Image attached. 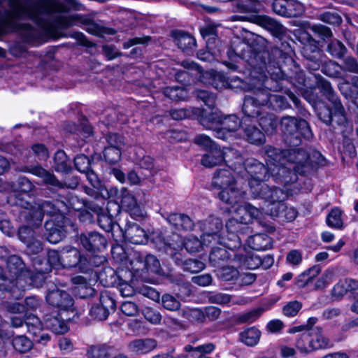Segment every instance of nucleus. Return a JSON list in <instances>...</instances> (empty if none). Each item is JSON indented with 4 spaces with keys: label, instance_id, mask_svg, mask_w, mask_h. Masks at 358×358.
Returning a JSON list of instances; mask_svg holds the SVG:
<instances>
[{
    "label": "nucleus",
    "instance_id": "nucleus-53",
    "mask_svg": "<svg viewBox=\"0 0 358 358\" xmlns=\"http://www.w3.org/2000/svg\"><path fill=\"white\" fill-rule=\"evenodd\" d=\"M13 345L15 350L24 353L31 348L32 343L27 337L20 336L13 340Z\"/></svg>",
    "mask_w": 358,
    "mask_h": 358
},
{
    "label": "nucleus",
    "instance_id": "nucleus-26",
    "mask_svg": "<svg viewBox=\"0 0 358 358\" xmlns=\"http://www.w3.org/2000/svg\"><path fill=\"white\" fill-rule=\"evenodd\" d=\"M87 355L90 358H127L123 354L106 345L90 347Z\"/></svg>",
    "mask_w": 358,
    "mask_h": 358
},
{
    "label": "nucleus",
    "instance_id": "nucleus-27",
    "mask_svg": "<svg viewBox=\"0 0 358 358\" xmlns=\"http://www.w3.org/2000/svg\"><path fill=\"white\" fill-rule=\"evenodd\" d=\"M124 238L134 244H145L148 235L145 231L137 224L128 225L124 233Z\"/></svg>",
    "mask_w": 358,
    "mask_h": 358
},
{
    "label": "nucleus",
    "instance_id": "nucleus-6",
    "mask_svg": "<svg viewBox=\"0 0 358 358\" xmlns=\"http://www.w3.org/2000/svg\"><path fill=\"white\" fill-rule=\"evenodd\" d=\"M251 192L255 198L265 201L267 203L266 209H264L265 213L274 217L279 215L280 208H284V201L288 197L287 192L277 187L270 188L266 184L259 188L251 185Z\"/></svg>",
    "mask_w": 358,
    "mask_h": 358
},
{
    "label": "nucleus",
    "instance_id": "nucleus-60",
    "mask_svg": "<svg viewBox=\"0 0 358 358\" xmlns=\"http://www.w3.org/2000/svg\"><path fill=\"white\" fill-rule=\"evenodd\" d=\"M302 308V303L298 301L287 303L282 308L284 315L287 317H294Z\"/></svg>",
    "mask_w": 358,
    "mask_h": 358
},
{
    "label": "nucleus",
    "instance_id": "nucleus-13",
    "mask_svg": "<svg viewBox=\"0 0 358 358\" xmlns=\"http://www.w3.org/2000/svg\"><path fill=\"white\" fill-rule=\"evenodd\" d=\"M57 24L60 28H68L73 26H86V31L94 35L100 33V27L87 17L80 15L62 16L57 19Z\"/></svg>",
    "mask_w": 358,
    "mask_h": 358
},
{
    "label": "nucleus",
    "instance_id": "nucleus-14",
    "mask_svg": "<svg viewBox=\"0 0 358 358\" xmlns=\"http://www.w3.org/2000/svg\"><path fill=\"white\" fill-rule=\"evenodd\" d=\"M236 208L235 206L234 217L226 223L228 236L225 240V244L231 250H236L241 246V240L238 233L245 227L243 226L244 223L240 222L239 217L236 214Z\"/></svg>",
    "mask_w": 358,
    "mask_h": 358
},
{
    "label": "nucleus",
    "instance_id": "nucleus-64",
    "mask_svg": "<svg viewBox=\"0 0 358 358\" xmlns=\"http://www.w3.org/2000/svg\"><path fill=\"white\" fill-rule=\"evenodd\" d=\"M120 309L122 313L129 317L136 316L139 311L138 306L132 301H124L121 304Z\"/></svg>",
    "mask_w": 358,
    "mask_h": 358
},
{
    "label": "nucleus",
    "instance_id": "nucleus-10",
    "mask_svg": "<svg viewBox=\"0 0 358 358\" xmlns=\"http://www.w3.org/2000/svg\"><path fill=\"white\" fill-rule=\"evenodd\" d=\"M131 269L134 272L146 270L153 273H159L161 267L159 260L153 255H145L134 252L130 260Z\"/></svg>",
    "mask_w": 358,
    "mask_h": 358
},
{
    "label": "nucleus",
    "instance_id": "nucleus-44",
    "mask_svg": "<svg viewBox=\"0 0 358 358\" xmlns=\"http://www.w3.org/2000/svg\"><path fill=\"white\" fill-rule=\"evenodd\" d=\"M204 78H209L208 84L212 85L215 89L222 90L227 89V77L222 73H212L206 72L203 75Z\"/></svg>",
    "mask_w": 358,
    "mask_h": 358
},
{
    "label": "nucleus",
    "instance_id": "nucleus-11",
    "mask_svg": "<svg viewBox=\"0 0 358 358\" xmlns=\"http://www.w3.org/2000/svg\"><path fill=\"white\" fill-rule=\"evenodd\" d=\"M50 201L43 202L41 206L31 208H25L20 212V217L29 224L38 226L41 224L44 214H55L56 210L52 208Z\"/></svg>",
    "mask_w": 358,
    "mask_h": 358
},
{
    "label": "nucleus",
    "instance_id": "nucleus-16",
    "mask_svg": "<svg viewBox=\"0 0 358 358\" xmlns=\"http://www.w3.org/2000/svg\"><path fill=\"white\" fill-rule=\"evenodd\" d=\"M43 259L39 257H36L33 260L34 266L35 267V270L38 273L41 280H43V274L50 271L52 268L57 269L63 268L62 252L59 253L57 251L54 250H49L48 252V265L45 262V266H43Z\"/></svg>",
    "mask_w": 358,
    "mask_h": 358
},
{
    "label": "nucleus",
    "instance_id": "nucleus-23",
    "mask_svg": "<svg viewBox=\"0 0 358 358\" xmlns=\"http://www.w3.org/2000/svg\"><path fill=\"white\" fill-rule=\"evenodd\" d=\"M80 242L88 251L100 250L106 246V238L99 233L92 232L88 234H81Z\"/></svg>",
    "mask_w": 358,
    "mask_h": 358
},
{
    "label": "nucleus",
    "instance_id": "nucleus-8",
    "mask_svg": "<svg viewBox=\"0 0 358 358\" xmlns=\"http://www.w3.org/2000/svg\"><path fill=\"white\" fill-rule=\"evenodd\" d=\"M6 262L8 275L16 278L22 289H29L34 283V280L30 271L26 269L22 259L17 255H10Z\"/></svg>",
    "mask_w": 358,
    "mask_h": 358
},
{
    "label": "nucleus",
    "instance_id": "nucleus-47",
    "mask_svg": "<svg viewBox=\"0 0 358 358\" xmlns=\"http://www.w3.org/2000/svg\"><path fill=\"white\" fill-rule=\"evenodd\" d=\"M55 169L58 172H67L71 169V162L63 150H58L55 155Z\"/></svg>",
    "mask_w": 358,
    "mask_h": 358
},
{
    "label": "nucleus",
    "instance_id": "nucleus-21",
    "mask_svg": "<svg viewBox=\"0 0 358 358\" xmlns=\"http://www.w3.org/2000/svg\"><path fill=\"white\" fill-rule=\"evenodd\" d=\"M240 203L241 202L236 204L234 206H231L232 208H235V206H237L236 208V214L239 217L240 222H243L244 225L250 223L253 219H261L263 213H265L264 209H266V207L259 209L248 203L239 205Z\"/></svg>",
    "mask_w": 358,
    "mask_h": 358
},
{
    "label": "nucleus",
    "instance_id": "nucleus-4",
    "mask_svg": "<svg viewBox=\"0 0 358 358\" xmlns=\"http://www.w3.org/2000/svg\"><path fill=\"white\" fill-rule=\"evenodd\" d=\"M200 122L206 129L213 130L215 136L222 140H230L241 136L242 122L234 115L222 117L220 113L212 112L203 115Z\"/></svg>",
    "mask_w": 358,
    "mask_h": 358
},
{
    "label": "nucleus",
    "instance_id": "nucleus-3",
    "mask_svg": "<svg viewBox=\"0 0 358 358\" xmlns=\"http://www.w3.org/2000/svg\"><path fill=\"white\" fill-rule=\"evenodd\" d=\"M252 96H246L243 105V112L245 114L242 122H256L255 118L262 113V107L268 106L275 110H281L285 107L286 99L278 94L271 93V90L260 87L254 89Z\"/></svg>",
    "mask_w": 358,
    "mask_h": 358
},
{
    "label": "nucleus",
    "instance_id": "nucleus-40",
    "mask_svg": "<svg viewBox=\"0 0 358 358\" xmlns=\"http://www.w3.org/2000/svg\"><path fill=\"white\" fill-rule=\"evenodd\" d=\"M320 268L317 266H315L305 272L301 273L296 279V285L299 287H304L310 283L318 275Z\"/></svg>",
    "mask_w": 358,
    "mask_h": 358
},
{
    "label": "nucleus",
    "instance_id": "nucleus-52",
    "mask_svg": "<svg viewBox=\"0 0 358 358\" xmlns=\"http://www.w3.org/2000/svg\"><path fill=\"white\" fill-rule=\"evenodd\" d=\"M164 95L171 100L181 101L187 97V92L186 90L180 87H169L164 90Z\"/></svg>",
    "mask_w": 358,
    "mask_h": 358
},
{
    "label": "nucleus",
    "instance_id": "nucleus-34",
    "mask_svg": "<svg viewBox=\"0 0 358 358\" xmlns=\"http://www.w3.org/2000/svg\"><path fill=\"white\" fill-rule=\"evenodd\" d=\"M232 262L236 263L237 266H243L248 269H255L262 264V259L253 254L248 255L246 257L237 254L234 255Z\"/></svg>",
    "mask_w": 358,
    "mask_h": 358
},
{
    "label": "nucleus",
    "instance_id": "nucleus-38",
    "mask_svg": "<svg viewBox=\"0 0 358 358\" xmlns=\"http://www.w3.org/2000/svg\"><path fill=\"white\" fill-rule=\"evenodd\" d=\"M173 35L175 43L183 51L192 49L196 45L195 39L189 34L182 31H176Z\"/></svg>",
    "mask_w": 358,
    "mask_h": 358
},
{
    "label": "nucleus",
    "instance_id": "nucleus-35",
    "mask_svg": "<svg viewBox=\"0 0 358 358\" xmlns=\"http://www.w3.org/2000/svg\"><path fill=\"white\" fill-rule=\"evenodd\" d=\"M157 346V343L153 339H138L129 344L130 350L136 353L145 354L150 352Z\"/></svg>",
    "mask_w": 358,
    "mask_h": 358
},
{
    "label": "nucleus",
    "instance_id": "nucleus-31",
    "mask_svg": "<svg viewBox=\"0 0 358 358\" xmlns=\"http://www.w3.org/2000/svg\"><path fill=\"white\" fill-rule=\"evenodd\" d=\"M255 123L252 122L244 124L242 122V131L244 132L246 140L250 143L261 145L265 141L264 134L256 127Z\"/></svg>",
    "mask_w": 358,
    "mask_h": 358
},
{
    "label": "nucleus",
    "instance_id": "nucleus-61",
    "mask_svg": "<svg viewBox=\"0 0 358 358\" xmlns=\"http://www.w3.org/2000/svg\"><path fill=\"white\" fill-rule=\"evenodd\" d=\"M302 252L296 249L291 250L286 256V262L292 267L299 266L302 262Z\"/></svg>",
    "mask_w": 358,
    "mask_h": 358
},
{
    "label": "nucleus",
    "instance_id": "nucleus-1",
    "mask_svg": "<svg viewBox=\"0 0 358 358\" xmlns=\"http://www.w3.org/2000/svg\"><path fill=\"white\" fill-rule=\"evenodd\" d=\"M266 167L255 159H248L244 164V171L248 174L249 187L259 188L269 177L285 184L296 180V173L303 174L308 165L309 155L303 149L281 151L275 148H266Z\"/></svg>",
    "mask_w": 358,
    "mask_h": 358
},
{
    "label": "nucleus",
    "instance_id": "nucleus-12",
    "mask_svg": "<svg viewBox=\"0 0 358 358\" xmlns=\"http://www.w3.org/2000/svg\"><path fill=\"white\" fill-rule=\"evenodd\" d=\"M273 10L278 15L294 17L301 15L305 11V6L297 0H274Z\"/></svg>",
    "mask_w": 358,
    "mask_h": 358
},
{
    "label": "nucleus",
    "instance_id": "nucleus-59",
    "mask_svg": "<svg viewBox=\"0 0 358 358\" xmlns=\"http://www.w3.org/2000/svg\"><path fill=\"white\" fill-rule=\"evenodd\" d=\"M345 47L338 41H333L328 45V51L334 57L340 58L345 52Z\"/></svg>",
    "mask_w": 358,
    "mask_h": 358
},
{
    "label": "nucleus",
    "instance_id": "nucleus-54",
    "mask_svg": "<svg viewBox=\"0 0 358 358\" xmlns=\"http://www.w3.org/2000/svg\"><path fill=\"white\" fill-rule=\"evenodd\" d=\"M24 323L28 331L34 335L37 334L43 328V324L39 318L34 315L27 316Z\"/></svg>",
    "mask_w": 358,
    "mask_h": 358
},
{
    "label": "nucleus",
    "instance_id": "nucleus-45",
    "mask_svg": "<svg viewBox=\"0 0 358 358\" xmlns=\"http://www.w3.org/2000/svg\"><path fill=\"white\" fill-rule=\"evenodd\" d=\"M326 222L329 227L341 229L343 227V221L341 209L338 208L331 209L327 217Z\"/></svg>",
    "mask_w": 358,
    "mask_h": 358
},
{
    "label": "nucleus",
    "instance_id": "nucleus-9",
    "mask_svg": "<svg viewBox=\"0 0 358 358\" xmlns=\"http://www.w3.org/2000/svg\"><path fill=\"white\" fill-rule=\"evenodd\" d=\"M62 260L63 268H78L83 273H86L90 269L88 259L82 255L80 251L75 248L63 249L62 250Z\"/></svg>",
    "mask_w": 358,
    "mask_h": 358
},
{
    "label": "nucleus",
    "instance_id": "nucleus-17",
    "mask_svg": "<svg viewBox=\"0 0 358 358\" xmlns=\"http://www.w3.org/2000/svg\"><path fill=\"white\" fill-rule=\"evenodd\" d=\"M108 146L103 151L105 159L110 164H115L121 159V150L124 147L123 138L117 134H110L107 137Z\"/></svg>",
    "mask_w": 358,
    "mask_h": 358
},
{
    "label": "nucleus",
    "instance_id": "nucleus-2",
    "mask_svg": "<svg viewBox=\"0 0 358 358\" xmlns=\"http://www.w3.org/2000/svg\"><path fill=\"white\" fill-rule=\"evenodd\" d=\"M10 3L11 10L8 16L9 21L27 17L45 31H50L51 28L49 22L45 19V16L66 11L62 3L55 0H37L33 2L29 0L25 2L11 0Z\"/></svg>",
    "mask_w": 358,
    "mask_h": 358
},
{
    "label": "nucleus",
    "instance_id": "nucleus-58",
    "mask_svg": "<svg viewBox=\"0 0 358 358\" xmlns=\"http://www.w3.org/2000/svg\"><path fill=\"white\" fill-rule=\"evenodd\" d=\"M262 313L263 309L261 308L253 309L241 315L238 317V321L244 323H252L257 320Z\"/></svg>",
    "mask_w": 358,
    "mask_h": 358
},
{
    "label": "nucleus",
    "instance_id": "nucleus-32",
    "mask_svg": "<svg viewBox=\"0 0 358 358\" xmlns=\"http://www.w3.org/2000/svg\"><path fill=\"white\" fill-rule=\"evenodd\" d=\"M358 289V280L352 278L340 280L333 287L332 295L341 298L349 292Z\"/></svg>",
    "mask_w": 358,
    "mask_h": 358
},
{
    "label": "nucleus",
    "instance_id": "nucleus-39",
    "mask_svg": "<svg viewBox=\"0 0 358 358\" xmlns=\"http://www.w3.org/2000/svg\"><path fill=\"white\" fill-rule=\"evenodd\" d=\"M68 319V317L64 319L59 317H52L45 320V326L55 334H64L69 329L66 322V320Z\"/></svg>",
    "mask_w": 358,
    "mask_h": 358
},
{
    "label": "nucleus",
    "instance_id": "nucleus-22",
    "mask_svg": "<svg viewBox=\"0 0 358 358\" xmlns=\"http://www.w3.org/2000/svg\"><path fill=\"white\" fill-rule=\"evenodd\" d=\"M120 203L121 207L135 219L143 216V211L138 205L135 197L125 188H122L120 191Z\"/></svg>",
    "mask_w": 358,
    "mask_h": 358
},
{
    "label": "nucleus",
    "instance_id": "nucleus-15",
    "mask_svg": "<svg viewBox=\"0 0 358 358\" xmlns=\"http://www.w3.org/2000/svg\"><path fill=\"white\" fill-rule=\"evenodd\" d=\"M282 132L287 134H300L304 138H309L311 134L308 122L302 119L297 120L293 117H284L280 122Z\"/></svg>",
    "mask_w": 358,
    "mask_h": 358
},
{
    "label": "nucleus",
    "instance_id": "nucleus-28",
    "mask_svg": "<svg viewBox=\"0 0 358 358\" xmlns=\"http://www.w3.org/2000/svg\"><path fill=\"white\" fill-rule=\"evenodd\" d=\"M234 250H231L226 244L222 247L214 248L210 253L209 260L214 266H218L229 260L234 255H237L234 252Z\"/></svg>",
    "mask_w": 358,
    "mask_h": 358
},
{
    "label": "nucleus",
    "instance_id": "nucleus-41",
    "mask_svg": "<svg viewBox=\"0 0 358 358\" xmlns=\"http://www.w3.org/2000/svg\"><path fill=\"white\" fill-rule=\"evenodd\" d=\"M296 348L302 354H309L313 351L310 331L301 334L296 341Z\"/></svg>",
    "mask_w": 358,
    "mask_h": 358
},
{
    "label": "nucleus",
    "instance_id": "nucleus-5",
    "mask_svg": "<svg viewBox=\"0 0 358 358\" xmlns=\"http://www.w3.org/2000/svg\"><path fill=\"white\" fill-rule=\"evenodd\" d=\"M237 184L238 180L229 169L217 171L213 179V185L221 189L218 194L220 199L233 206L241 202L245 196V191L238 188Z\"/></svg>",
    "mask_w": 358,
    "mask_h": 358
},
{
    "label": "nucleus",
    "instance_id": "nucleus-25",
    "mask_svg": "<svg viewBox=\"0 0 358 358\" xmlns=\"http://www.w3.org/2000/svg\"><path fill=\"white\" fill-rule=\"evenodd\" d=\"M208 300L212 303L221 306L243 305L248 303L250 299L244 296H235L225 293H215L210 295Z\"/></svg>",
    "mask_w": 358,
    "mask_h": 358
},
{
    "label": "nucleus",
    "instance_id": "nucleus-36",
    "mask_svg": "<svg viewBox=\"0 0 358 358\" xmlns=\"http://www.w3.org/2000/svg\"><path fill=\"white\" fill-rule=\"evenodd\" d=\"M239 336L242 343L252 347L259 343L261 332L255 327H250L241 332Z\"/></svg>",
    "mask_w": 358,
    "mask_h": 358
},
{
    "label": "nucleus",
    "instance_id": "nucleus-18",
    "mask_svg": "<svg viewBox=\"0 0 358 358\" xmlns=\"http://www.w3.org/2000/svg\"><path fill=\"white\" fill-rule=\"evenodd\" d=\"M200 227L203 231L201 238L203 239V244H206V241H208L210 243L213 241L217 242L219 241L218 234L222 229V222L220 218L210 217L205 221L200 222Z\"/></svg>",
    "mask_w": 358,
    "mask_h": 358
},
{
    "label": "nucleus",
    "instance_id": "nucleus-29",
    "mask_svg": "<svg viewBox=\"0 0 358 358\" xmlns=\"http://www.w3.org/2000/svg\"><path fill=\"white\" fill-rule=\"evenodd\" d=\"M0 290L7 291L12 294L15 299H19L23 296L26 289H22L15 277L9 278L3 275H0Z\"/></svg>",
    "mask_w": 358,
    "mask_h": 358
},
{
    "label": "nucleus",
    "instance_id": "nucleus-43",
    "mask_svg": "<svg viewBox=\"0 0 358 358\" xmlns=\"http://www.w3.org/2000/svg\"><path fill=\"white\" fill-rule=\"evenodd\" d=\"M250 243L256 250H266L271 247L270 237L265 234H255L251 237Z\"/></svg>",
    "mask_w": 358,
    "mask_h": 358
},
{
    "label": "nucleus",
    "instance_id": "nucleus-57",
    "mask_svg": "<svg viewBox=\"0 0 358 358\" xmlns=\"http://www.w3.org/2000/svg\"><path fill=\"white\" fill-rule=\"evenodd\" d=\"M97 221L100 227L106 231H110L115 227L112 215L106 213L99 214Z\"/></svg>",
    "mask_w": 358,
    "mask_h": 358
},
{
    "label": "nucleus",
    "instance_id": "nucleus-62",
    "mask_svg": "<svg viewBox=\"0 0 358 358\" xmlns=\"http://www.w3.org/2000/svg\"><path fill=\"white\" fill-rule=\"evenodd\" d=\"M227 89L234 90H253V89L248 88L243 80L237 76L227 77Z\"/></svg>",
    "mask_w": 358,
    "mask_h": 358
},
{
    "label": "nucleus",
    "instance_id": "nucleus-24",
    "mask_svg": "<svg viewBox=\"0 0 358 358\" xmlns=\"http://www.w3.org/2000/svg\"><path fill=\"white\" fill-rule=\"evenodd\" d=\"M20 171L29 173L41 178L43 182L48 185L54 187L62 186L60 182L56 178L54 174L40 166H24L20 169Z\"/></svg>",
    "mask_w": 358,
    "mask_h": 358
},
{
    "label": "nucleus",
    "instance_id": "nucleus-33",
    "mask_svg": "<svg viewBox=\"0 0 358 358\" xmlns=\"http://www.w3.org/2000/svg\"><path fill=\"white\" fill-rule=\"evenodd\" d=\"M313 351L327 348L329 345V340L325 336L322 329L315 327L310 330Z\"/></svg>",
    "mask_w": 358,
    "mask_h": 358
},
{
    "label": "nucleus",
    "instance_id": "nucleus-49",
    "mask_svg": "<svg viewBox=\"0 0 358 358\" xmlns=\"http://www.w3.org/2000/svg\"><path fill=\"white\" fill-rule=\"evenodd\" d=\"M180 315L192 322H203L205 319L203 311L199 308L186 307L182 310Z\"/></svg>",
    "mask_w": 358,
    "mask_h": 358
},
{
    "label": "nucleus",
    "instance_id": "nucleus-51",
    "mask_svg": "<svg viewBox=\"0 0 358 358\" xmlns=\"http://www.w3.org/2000/svg\"><path fill=\"white\" fill-rule=\"evenodd\" d=\"M72 282L74 285H76L78 289V294L81 298L86 297L88 295L92 294V288L87 283L86 280L82 276H76L72 278Z\"/></svg>",
    "mask_w": 358,
    "mask_h": 358
},
{
    "label": "nucleus",
    "instance_id": "nucleus-55",
    "mask_svg": "<svg viewBox=\"0 0 358 358\" xmlns=\"http://www.w3.org/2000/svg\"><path fill=\"white\" fill-rule=\"evenodd\" d=\"M52 221H47L45 222V227L49 231L47 239L50 243L55 244L62 240L64 234L60 230L52 228Z\"/></svg>",
    "mask_w": 358,
    "mask_h": 358
},
{
    "label": "nucleus",
    "instance_id": "nucleus-63",
    "mask_svg": "<svg viewBox=\"0 0 358 358\" xmlns=\"http://www.w3.org/2000/svg\"><path fill=\"white\" fill-rule=\"evenodd\" d=\"M334 278V272L333 270H327L317 280L315 283L316 289H323L328 285Z\"/></svg>",
    "mask_w": 358,
    "mask_h": 358
},
{
    "label": "nucleus",
    "instance_id": "nucleus-19",
    "mask_svg": "<svg viewBox=\"0 0 358 358\" xmlns=\"http://www.w3.org/2000/svg\"><path fill=\"white\" fill-rule=\"evenodd\" d=\"M115 306V301L108 295L101 294L99 302L90 309V315L99 320H106L110 310H114Z\"/></svg>",
    "mask_w": 358,
    "mask_h": 358
},
{
    "label": "nucleus",
    "instance_id": "nucleus-37",
    "mask_svg": "<svg viewBox=\"0 0 358 358\" xmlns=\"http://www.w3.org/2000/svg\"><path fill=\"white\" fill-rule=\"evenodd\" d=\"M222 152L220 149L213 148L202 157L201 164L203 166L211 168L219 165L223 162Z\"/></svg>",
    "mask_w": 358,
    "mask_h": 358
},
{
    "label": "nucleus",
    "instance_id": "nucleus-48",
    "mask_svg": "<svg viewBox=\"0 0 358 358\" xmlns=\"http://www.w3.org/2000/svg\"><path fill=\"white\" fill-rule=\"evenodd\" d=\"M259 124L262 129L272 134L275 131L278 122L273 114L266 113V115L260 117L258 120Z\"/></svg>",
    "mask_w": 358,
    "mask_h": 358
},
{
    "label": "nucleus",
    "instance_id": "nucleus-46",
    "mask_svg": "<svg viewBox=\"0 0 358 358\" xmlns=\"http://www.w3.org/2000/svg\"><path fill=\"white\" fill-rule=\"evenodd\" d=\"M163 308L169 311L176 312L180 309L181 302L178 297L170 294H164L161 298Z\"/></svg>",
    "mask_w": 358,
    "mask_h": 358
},
{
    "label": "nucleus",
    "instance_id": "nucleus-50",
    "mask_svg": "<svg viewBox=\"0 0 358 358\" xmlns=\"http://www.w3.org/2000/svg\"><path fill=\"white\" fill-rule=\"evenodd\" d=\"M209 244L210 243L208 241H206V244H203V238L200 241L194 236H188L184 241V246L189 252H198L203 246H208Z\"/></svg>",
    "mask_w": 358,
    "mask_h": 358
},
{
    "label": "nucleus",
    "instance_id": "nucleus-30",
    "mask_svg": "<svg viewBox=\"0 0 358 358\" xmlns=\"http://www.w3.org/2000/svg\"><path fill=\"white\" fill-rule=\"evenodd\" d=\"M222 152L223 161L227 164V166L233 169L234 172L242 173L243 157L238 152L232 148H225Z\"/></svg>",
    "mask_w": 358,
    "mask_h": 358
},
{
    "label": "nucleus",
    "instance_id": "nucleus-20",
    "mask_svg": "<svg viewBox=\"0 0 358 358\" xmlns=\"http://www.w3.org/2000/svg\"><path fill=\"white\" fill-rule=\"evenodd\" d=\"M47 302L60 310H69L73 306L72 297L66 292L59 289L50 291L46 296Z\"/></svg>",
    "mask_w": 358,
    "mask_h": 358
},
{
    "label": "nucleus",
    "instance_id": "nucleus-7",
    "mask_svg": "<svg viewBox=\"0 0 358 358\" xmlns=\"http://www.w3.org/2000/svg\"><path fill=\"white\" fill-rule=\"evenodd\" d=\"M322 87L323 94L332 103V108H320L317 112L320 119L327 124H330L332 120H335L338 124H344L346 122L345 110L338 96L328 82H323Z\"/></svg>",
    "mask_w": 358,
    "mask_h": 358
},
{
    "label": "nucleus",
    "instance_id": "nucleus-42",
    "mask_svg": "<svg viewBox=\"0 0 358 358\" xmlns=\"http://www.w3.org/2000/svg\"><path fill=\"white\" fill-rule=\"evenodd\" d=\"M232 260L230 262L234 263V265L222 266L218 271L219 278L224 281H236L239 278V271L235 266H237L236 263H234Z\"/></svg>",
    "mask_w": 358,
    "mask_h": 358
},
{
    "label": "nucleus",
    "instance_id": "nucleus-56",
    "mask_svg": "<svg viewBox=\"0 0 358 358\" xmlns=\"http://www.w3.org/2000/svg\"><path fill=\"white\" fill-rule=\"evenodd\" d=\"M145 319L152 324H159L162 321L161 313L153 308L147 307L143 311Z\"/></svg>",
    "mask_w": 358,
    "mask_h": 358
}]
</instances>
